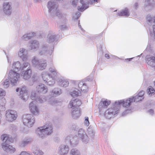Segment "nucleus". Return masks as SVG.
I'll list each match as a JSON object with an SVG mask.
<instances>
[{
  "label": "nucleus",
  "instance_id": "obj_58",
  "mask_svg": "<svg viewBox=\"0 0 155 155\" xmlns=\"http://www.w3.org/2000/svg\"><path fill=\"white\" fill-rule=\"evenodd\" d=\"M7 61L8 62V63H9L10 64H11L12 61V60L11 58H9L7 56Z\"/></svg>",
  "mask_w": 155,
  "mask_h": 155
},
{
  "label": "nucleus",
  "instance_id": "obj_4",
  "mask_svg": "<svg viewBox=\"0 0 155 155\" xmlns=\"http://www.w3.org/2000/svg\"><path fill=\"white\" fill-rule=\"evenodd\" d=\"M53 47H50L48 44L45 42L41 44L39 48V54L41 55L50 56L53 53Z\"/></svg>",
  "mask_w": 155,
  "mask_h": 155
},
{
  "label": "nucleus",
  "instance_id": "obj_8",
  "mask_svg": "<svg viewBox=\"0 0 155 155\" xmlns=\"http://www.w3.org/2000/svg\"><path fill=\"white\" fill-rule=\"evenodd\" d=\"M8 78L11 84L15 85L19 81V74L16 71L11 70L9 72Z\"/></svg>",
  "mask_w": 155,
  "mask_h": 155
},
{
  "label": "nucleus",
  "instance_id": "obj_57",
  "mask_svg": "<svg viewBox=\"0 0 155 155\" xmlns=\"http://www.w3.org/2000/svg\"><path fill=\"white\" fill-rule=\"evenodd\" d=\"M148 113L150 115H153V114L154 111L153 109H151L148 110Z\"/></svg>",
  "mask_w": 155,
  "mask_h": 155
},
{
  "label": "nucleus",
  "instance_id": "obj_12",
  "mask_svg": "<svg viewBox=\"0 0 155 155\" xmlns=\"http://www.w3.org/2000/svg\"><path fill=\"white\" fill-rule=\"evenodd\" d=\"M30 97L32 100L35 101L38 103H42L46 101L45 97L44 96H37L35 91H32L31 92Z\"/></svg>",
  "mask_w": 155,
  "mask_h": 155
},
{
  "label": "nucleus",
  "instance_id": "obj_3",
  "mask_svg": "<svg viewBox=\"0 0 155 155\" xmlns=\"http://www.w3.org/2000/svg\"><path fill=\"white\" fill-rule=\"evenodd\" d=\"M119 105L115 102L112 107L107 109L104 112V117L107 119L113 118L119 112Z\"/></svg>",
  "mask_w": 155,
  "mask_h": 155
},
{
  "label": "nucleus",
  "instance_id": "obj_64",
  "mask_svg": "<svg viewBox=\"0 0 155 155\" xmlns=\"http://www.w3.org/2000/svg\"><path fill=\"white\" fill-rule=\"evenodd\" d=\"M55 103L54 101H53L52 102H51L50 103L52 105H53L55 104Z\"/></svg>",
  "mask_w": 155,
  "mask_h": 155
},
{
  "label": "nucleus",
  "instance_id": "obj_22",
  "mask_svg": "<svg viewBox=\"0 0 155 155\" xmlns=\"http://www.w3.org/2000/svg\"><path fill=\"white\" fill-rule=\"evenodd\" d=\"M146 59L147 64L155 69V55L154 56H147Z\"/></svg>",
  "mask_w": 155,
  "mask_h": 155
},
{
  "label": "nucleus",
  "instance_id": "obj_27",
  "mask_svg": "<svg viewBox=\"0 0 155 155\" xmlns=\"http://www.w3.org/2000/svg\"><path fill=\"white\" fill-rule=\"evenodd\" d=\"M69 148L68 146L61 145L59 147V152L61 155H65L68 152Z\"/></svg>",
  "mask_w": 155,
  "mask_h": 155
},
{
  "label": "nucleus",
  "instance_id": "obj_19",
  "mask_svg": "<svg viewBox=\"0 0 155 155\" xmlns=\"http://www.w3.org/2000/svg\"><path fill=\"white\" fill-rule=\"evenodd\" d=\"M76 137H72L71 136H68L66 137L65 142L67 144L74 146L78 143V141H76Z\"/></svg>",
  "mask_w": 155,
  "mask_h": 155
},
{
  "label": "nucleus",
  "instance_id": "obj_59",
  "mask_svg": "<svg viewBox=\"0 0 155 155\" xmlns=\"http://www.w3.org/2000/svg\"><path fill=\"white\" fill-rule=\"evenodd\" d=\"M34 2L35 3H39L41 2V0H34Z\"/></svg>",
  "mask_w": 155,
  "mask_h": 155
},
{
  "label": "nucleus",
  "instance_id": "obj_43",
  "mask_svg": "<svg viewBox=\"0 0 155 155\" xmlns=\"http://www.w3.org/2000/svg\"><path fill=\"white\" fill-rule=\"evenodd\" d=\"M71 155H80L79 151L77 149H72L70 151Z\"/></svg>",
  "mask_w": 155,
  "mask_h": 155
},
{
  "label": "nucleus",
  "instance_id": "obj_35",
  "mask_svg": "<svg viewBox=\"0 0 155 155\" xmlns=\"http://www.w3.org/2000/svg\"><path fill=\"white\" fill-rule=\"evenodd\" d=\"M32 141V139L28 137H25L22 141L20 146L21 147H24L28 144L30 143Z\"/></svg>",
  "mask_w": 155,
  "mask_h": 155
},
{
  "label": "nucleus",
  "instance_id": "obj_16",
  "mask_svg": "<svg viewBox=\"0 0 155 155\" xmlns=\"http://www.w3.org/2000/svg\"><path fill=\"white\" fill-rule=\"evenodd\" d=\"M36 92L39 94H45L48 91V88L44 84H40L36 87Z\"/></svg>",
  "mask_w": 155,
  "mask_h": 155
},
{
  "label": "nucleus",
  "instance_id": "obj_42",
  "mask_svg": "<svg viewBox=\"0 0 155 155\" xmlns=\"http://www.w3.org/2000/svg\"><path fill=\"white\" fill-rule=\"evenodd\" d=\"M49 71L51 73L52 76H54V78L57 75L58 72L56 69L53 66L49 68Z\"/></svg>",
  "mask_w": 155,
  "mask_h": 155
},
{
  "label": "nucleus",
  "instance_id": "obj_2",
  "mask_svg": "<svg viewBox=\"0 0 155 155\" xmlns=\"http://www.w3.org/2000/svg\"><path fill=\"white\" fill-rule=\"evenodd\" d=\"M53 132V128L50 123H47L43 126L38 127L35 133L39 137L43 138L46 136L51 134Z\"/></svg>",
  "mask_w": 155,
  "mask_h": 155
},
{
  "label": "nucleus",
  "instance_id": "obj_61",
  "mask_svg": "<svg viewBox=\"0 0 155 155\" xmlns=\"http://www.w3.org/2000/svg\"><path fill=\"white\" fill-rule=\"evenodd\" d=\"M138 7V4L136 2L134 4V7L135 8L137 9Z\"/></svg>",
  "mask_w": 155,
  "mask_h": 155
},
{
  "label": "nucleus",
  "instance_id": "obj_40",
  "mask_svg": "<svg viewBox=\"0 0 155 155\" xmlns=\"http://www.w3.org/2000/svg\"><path fill=\"white\" fill-rule=\"evenodd\" d=\"M150 32L151 36L155 41V25L150 28Z\"/></svg>",
  "mask_w": 155,
  "mask_h": 155
},
{
  "label": "nucleus",
  "instance_id": "obj_46",
  "mask_svg": "<svg viewBox=\"0 0 155 155\" xmlns=\"http://www.w3.org/2000/svg\"><path fill=\"white\" fill-rule=\"evenodd\" d=\"M33 153L35 155H43L44 153L41 150L37 149L33 152Z\"/></svg>",
  "mask_w": 155,
  "mask_h": 155
},
{
  "label": "nucleus",
  "instance_id": "obj_7",
  "mask_svg": "<svg viewBox=\"0 0 155 155\" xmlns=\"http://www.w3.org/2000/svg\"><path fill=\"white\" fill-rule=\"evenodd\" d=\"M23 121L24 124L29 127H31L35 123V120L33 115L27 114L23 115Z\"/></svg>",
  "mask_w": 155,
  "mask_h": 155
},
{
  "label": "nucleus",
  "instance_id": "obj_24",
  "mask_svg": "<svg viewBox=\"0 0 155 155\" xmlns=\"http://www.w3.org/2000/svg\"><path fill=\"white\" fill-rule=\"evenodd\" d=\"M110 104V101L107 99L105 100L102 99L100 102V105L99 107V113H101L103 108H106Z\"/></svg>",
  "mask_w": 155,
  "mask_h": 155
},
{
  "label": "nucleus",
  "instance_id": "obj_17",
  "mask_svg": "<svg viewBox=\"0 0 155 155\" xmlns=\"http://www.w3.org/2000/svg\"><path fill=\"white\" fill-rule=\"evenodd\" d=\"M18 55L23 61H26L28 58V53L24 48H20L18 51Z\"/></svg>",
  "mask_w": 155,
  "mask_h": 155
},
{
  "label": "nucleus",
  "instance_id": "obj_62",
  "mask_svg": "<svg viewBox=\"0 0 155 155\" xmlns=\"http://www.w3.org/2000/svg\"><path fill=\"white\" fill-rule=\"evenodd\" d=\"M78 27L79 28H80L81 29V30L82 31H83V29L81 28V26L80 25V21H79L78 23Z\"/></svg>",
  "mask_w": 155,
  "mask_h": 155
},
{
  "label": "nucleus",
  "instance_id": "obj_33",
  "mask_svg": "<svg viewBox=\"0 0 155 155\" xmlns=\"http://www.w3.org/2000/svg\"><path fill=\"white\" fill-rule=\"evenodd\" d=\"M47 66V63L46 61L42 59L41 60V61L37 68L40 70H43L45 69Z\"/></svg>",
  "mask_w": 155,
  "mask_h": 155
},
{
  "label": "nucleus",
  "instance_id": "obj_28",
  "mask_svg": "<svg viewBox=\"0 0 155 155\" xmlns=\"http://www.w3.org/2000/svg\"><path fill=\"white\" fill-rule=\"evenodd\" d=\"M144 94V92L143 91H141L136 96L132 97H134L133 101L134 102H138L142 101L144 98L143 96Z\"/></svg>",
  "mask_w": 155,
  "mask_h": 155
},
{
  "label": "nucleus",
  "instance_id": "obj_34",
  "mask_svg": "<svg viewBox=\"0 0 155 155\" xmlns=\"http://www.w3.org/2000/svg\"><path fill=\"white\" fill-rule=\"evenodd\" d=\"M78 87L81 91L85 92L87 91V86L83 82L81 81L78 83Z\"/></svg>",
  "mask_w": 155,
  "mask_h": 155
},
{
  "label": "nucleus",
  "instance_id": "obj_48",
  "mask_svg": "<svg viewBox=\"0 0 155 155\" xmlns=\"http://www.w3.org/2000/svg\"><path fill=\"white\" fill-rule=\"evenodd\" d=\"M6 103V101L5 98H0V107L5 106Z\"/></svg>",
  "mask_w": 155,
  "mask_h": 155
},
{
  "label": "nucleus",
  "instance_id": "obj_13",
  "mask_svg": "<svg viewBox=\"0 0 155 155\" xmlns=\"http://www.w3.org/2000/svg\"><path fill=\"white\" fill-rule=\"evenodd\" d=\"M133 98L134 97H130L127 100L116 101L115 103H116L117 104L119 105V109H120L121 105H122L124 107L129 106L131 105V103L133 102Z\"/></svg>",
  "mask_w": 155,
  "mask_h": 155
},
{
  "label": "nucleus",
  "instance_id": "obj_39",
  "mask_svg": "<svg viewBox=\"0 0 155 155\" xmlns=\"http://www.w3.org/2000/svg\"><path fill=\"white\" fill-rule=\"evenodd\" d=\"M81 91L79 89L75 88L73 91L71 92V95L73 97H77L80 95Z\"/></svg>",
  "mask_w": 155,
  "mask_h": 155
},
{
  "label": "nucleus",
  "instance_id": "obj_23",
  "mask_svg": "<svg viewBox=\"0 0 155 155\" xmlns=\"http://www.w3.org/2000/svg\"><path fill=\"white\" fill-rule=\"evenodd\" d=\"M28 69L25 72L23 71L21 73V75L23 77V78L27 80L29 79L31 76V71L30 68V66Z\"/></svg>",
  "mask_w": 155,
  "mask_h": 155
},
{
  "label": "nucleus",
  "instance_id": "obj_54",
  "mask_svg": "<svg viewBox=\"0 0 155 155\" xmlns=\"http://www.w3.org/2000/svg\"><path fill=\"white\" fill-rule=\"evenodd\" d=\"M85 120L84 121V124L87 126H89V121L88 120V118L87 117H86L85 118Z\"/></svg>",
  "mask_w": 155,
  "mask_h": 155
},
{
  "label": "nucleus",
  "instance_id": "obj_51",
  "mask_svg": "<svg viewBox=\"0 0 155 155\" xmlns=\"http://www.w3.org/2000/svg\"><path fill=\"white\" fill-rule=\"evenodd\" d=\"M5 91L3 89L0 88V96H5Z\"/></svg>",
  "mask_w": 155,
  "mask_h": 155
},
{
  "label": "nucleus",
  "instance_id": "obj_38",
  "mask_svg": "<svg viewBox=\"0 0 155 155\" xmlns=\"http://www.w3.org/2000/svg\"><path fill=\"white\" fill-rule=\"evenodd\" d=\"M58 83L60 86L65 87H67L69 84V82L66 80L60 79Z\"/></svg>",
  "mask_w": 155,
  "mask_h": 155
},
{
  "label": "nucleus",
  "instance_id": "obj_55",
  "mask_svg": "<svg viewBox=\"0 0 155 155\" xmlns=\"http://www.w3.org/2000/svg\"><path fill=\"white\" fill-rule=\"evenodd\" d=\"M60 28L63 30H66L67 29V27L65 25H61L59 26Z\"/></svg>",
  "mask_w": 155,
  "mask_h": 155
},
{
  "label": "nucleus",
  "instance_id": "obj_29",
  "mask_svg": "<svg viewBox=\"0 0 155 155\" xmlns=\"http://www.w3.org/2000/svg\"><path fill=\"white\" fill-rule=\"evenodd\" d=\"M71 114L74 118L77 119L80 115V110L79 108H73L71 111Z\"/></svg>",
  "mask_w": 155,
  "mask_h": 155
},
{
  "label": "nucleus",
  "instance_id": "obj_37",
  "mask_svg": "<svg viewBox=\"0 0 155 155\" xmlns=\"http://www.w3.org/2000/svg\"><path fill=\"white\" fill-rule=\"evenodd\" d=\"M41 59H39L37 57L35 56L33 57L31 62L34 66L37 68Z\"/></svg>",
  "mask_w": 155,
  "mask_h": 155
},
{
  "label": "nucleus",
  "instance_id": "obj_30",
  "mask_svg": "<svg viewBox=\"0 0 155 155\" xmlns=\"http://www.w3.org/2000/svg\"><path fill=\"white\" fill-rule=\"evenodd\" d=\"M62 93L61 90L58 88H55L50 92V95L52 97H56Z\"/></svg>",
  "mask_w": 155,
  "mask_h": 155
},
{
  "label": "nucleus",
  "instance_id": "obj_50",
  "mask_svg": "<svg viewBox=\"0 0 155 155\" xmlns=\"http://www.w3.org/2000/svg\"><path fill=\"white\" fill-rule=\"evenodd\" d=\"M90 136L92 137H93L94 134V130L91 129V128L89 127L87 130Z\"/></svg>",
  "mask_w": 155,
  "mask_h": 155
},
{
  "label": "nucleus",
  "instance_id": "obj_18",
  "mask_svg": "<svg viewBox=\"0 0 155 155\" xmlns=\"http://www.w3.org/2000/svg\"><path fill=\"white\" fill-rule=\"evenodd\" d=\"M29 109L31 113L34 115H38L39 113L38 107L34 104V102H31L29 104Z\"/></svg>",
  "mask_w": 155,
  "mask_h": 155
},
{
  "label": "nucleus",
  "instance_id": "obj_53",
  "mask_svg": "<svg viewBox=\"0 0 155 155\" xmlns=\"http://www.w3.org/2000/svg\"><path fill=\"white\" fill-rule=\"evenodd\" d=\"M70 1L72 3V5L75 6L77 5L78 0H71Z\"/></svg>",
  "mask_w": 155,
  "mask_h": 155
},
{
  "label": "nucleus",
  "instance_id": "obj_15",
  "mask_svg": "<svg viewBox=\"0 0 155 155\" xmlns=\"http://www.w3.org/2000/svg\"><path fill=\"white\" fill-rule=\"evenodd\" d=\"M29 95L26 87L23 86L21 89L20 97L23 101H26Z\"/></svg>",
  "mask_w": 155,
  "mask_h": 155
},
{
  "label": "nucleus",
  "instance_id": "obj_5",
  "mask_svg": "<svg viewBox=\"0 0 155 155\" xmlns=\"http://www.w3.org/2000/svg\"><path fill=\"white\" fill-rule=\"evenodd\" d=\"M41 76L43 80L47 85L52 86L55 84V78H54V76H52L48 71L42 72Z\"/></svg>",
  "mask_w": 155,
  "mask_h": 155
},
{
  "label": "nucleus",
  "instance_id": "obj_20",
  "mask_svg": "<svg viewBox=\"0 0 155 155\" xmlns=\"http://www.w3.org/2000/svg\"><path fill=\"white\" fill-rule=\"evenodd\" d=\"M82 103L80 100L78 99H72L70 101L69 105L70 108H78V107L81 105Z\"/></svg>",
  "mask_w": 155,
  "mask_h": 155
},
{
  "label": "nucleus",
  "instance_id": "obj_47",
  "mask_svg": "<svg viewBox=\"0 0 155 155\" xmlns=\"http://www.w3.org/2000/svg\"><path fill=\"white\" fill-rule=\"evenodd\" d=\"M2 84L4 88H7L9 86V83L8 80L7 79L5 80L3 82Z\"/></svg>",
  "mask_w": 155,
  "mask_h": 155
},
{
  "label": "nucleus",
  "instance_id": "obj_36",
  "mask_svg": "<svg viewBox=\"0 0 155 155\" xmlns=\"http://www.w3.org/2000/svg\"><path fill=\"white\" fill-rule=\"evenodd\" d=\"M35 33L34 32H30L24 35L21 37V39L25 41H27L30 39L34 36Z\"/></svg>",
  "mask_w": 155,
  "mask_h": 155
},
{
  "label": "nucleus",
  "instance_id": "obj_26",
  "mask_svg": "<svg viewBox=\"0 0 155 155\" xmlns=\"http://www.w3.org/2000/svg\"><path fill=\"white\" fill-rule=\"evenodd\" d=\"M29 46L31 50L36 51L38 49L40 45L38 41L36 40H31L30 41Z\"/></svg>",
  "mask_w": 155,
  "mask_h": 155
},
{
  "label": "nucleus",
  "instance_id": "obj_11",
  "mask_svg": "<svg viewBox=\"0 0 155 155\" xmlns=\"http://www.w3.org/2000/svg\"><path fill=\"white\" fill-rule=\"evenodd\" d=\"M2 8L4 14L8 15H11L12 11V5L11 2H4L3 4Z\"/></svg>",
  "mask_w": 155,
  "mask_h": 155
},
{
  "label": "nucleus",
  "instance_id": "obj_14",
  "mask_svg": "<svg viewBox=\"0 0 155 155\" xmlns=\"http://www.w3.org/2000/svg\"><path fill=\"white\" fill-rule=\"evenodd\" d=\"M78 136L83 143L86 144L88 142L89 138L83 129H80L79 130Z\"/></svg>",
  "mask_w": 155,
  "mask_h": 155
},
{
  "label": "nucleus",
  "instance_id": "obj_41",
  "mask_svg": "<svg viewBox=\"0 0 155 155\" xmlns=\"http://www.w3.org/2000/svg\"><path fill=\"white\" fill-rule=\"evenodd\" d=\"M118 14L119 16H128L129 15L128 9L127 8H125L124 10H122L121 12L118 13Z\"/></svg>",
  "mask_w": 155,
  "mask_h": 155
},
{
  "label": "nucleus",
  "instance_id": "obj_25",
  "mask_svg": "<svg viewBox=\"0 0 155 155\" xmlns=\"http://www.w3.org/2000/svg\"><path fill=\"white\" fill-rule=\"evenodd\" d=\"M56 35L52 31L49 32L46 39V41L50 44L55 41L56 40Z\"/></svg>",
  "mask_w": 155,
  "mask_h": 155
},
{
  "label": "nucleus",
  "instance_id": "obj_44",
  "mask_svg": "<svg viewBox=\"0 0 155 155\" xmlns=\"http://www.w3.org/2000/svg\"><path fill=\"white\" fill-rule=\"evenodd\" d=\"M147 21L149 25H151L152 23L153 22V17L152 18L151 15H148L147 16Z\"/></svg>",
  "mask_w": 155,
  "mask_h": 155
},
{
  "label": "nucleus",
  "instance_id": "obj_52",
  "mask_svg": "<svg viewBox=\"0 0 155 155\" xmlns=\"http://www.w3.org/2000/svg\"><path fill=\"white\" fill-rule=\"evenodd\" d=\"M19 155H32L29 152L22 151Z\"/></svg>",
  "mask_w": 155,
  "mask_h": 155
},
{
  "label": "nucleus",
  "instance_id": "obj_32",
  "mask_svg": "<svg viewBox=\"0 0 155 155\" xmlns=\"http://www.w3.org/2000/svg\"><path fill=\"white\" fill-rule=\"evenodd\" d=\"M153 0H146L144 3V7L146 10H150L153 7Z\"/></svg>",
  "mask_w": 155,
  "mask_h": 155
},
{
  "label": "nucleus",
  "instance_id": "obj_10",
  "mask_svg": "<svg viewBox=\"0 0 155 155\" xmlns=\"http://www.w3.org/2000/svg\"><path fill=\"white\" fill-rule=\"evenodd\" d=\"M97 2V0H90V2L85 0H80V3L82 5V6H78V10L80 11H83L88 8L89 4H92L93 3Z\"/></svg>",
  "mask_w": 155,
  "mask_h": 155
},
{
  "label": "nucleus",
  "instance_id": "obj_9",
  "mask_svg": "<svg viewBox=\"0 0 155 155\" xmlns=\"http://www.w3.org/2000/svg\"><path fill=\"white\" fill-rule=\"evenodd\" d=\"M6 118L9 122H12L15 120L18 117L17 112L14 110H8L6 111Z\"/></svg>",
  "mask_w": 155,
  "mask_h": 155
},
{
  "label": "nucleus",
  "instance_id": "obj_21",
  "mask_svg": "<svg viewBox=\"0 0 155 155\" xmlns=\"http://www.w3.org/2000/svg\"><path fill=\"white\" fill-rule=\"evenodd\" d=\"M9 143L3 142L2 144V147L5 151L10 153H13L15 151V148L9 145Z\"/></svg>",
  "mask_w": 155,
  "mask_h": 155
},
{
  "label": "nucleus",
  "instance_id": "obj_63",
  "mask_svg": "<svg viewBox=\"0 0 155 155\" xmlns=\"http://www.w3.org/2000/svg\"><path fill=\"white\" fill-rule=\"evenodd\" d=\"M105 56L106 58L107 59H109V55L108 54H105Z\"/></svg>",
  "mask_w": 155,
  "mask_h": 155
},
{
  "label": "nucleus",
  "instance_id": "obj_56",
  "mask_svg": "<svg viewBox=\"0 0 155 155\" xmlns=\"http://www.w3.org/2000/svg\"><path fill=\"white\" fill-rule=\"evenodd\" d=\"M131 112V111L130 110H127L124 111L122 114L123 115H125L128 113H130Z\"/></svg>",
  "mask_w": 155,
  "mask_h": 155
},
{
  "label": "nucleus",
  "instance_id": "obj_6",
  "mask_svg": "<svg viewBox=\"0 0 155 155\" xmlns=\"http://www.w3.org/2000/svg\"><path fill=\"white\" fill-rule=\"evenodd\" d=\"M30 64L27 62H25L21 64L19 61H14L12 65V70L17 72L20 71H22L27 67H29Z\"/></svg>",
  "mask_w": 155,
  "mask_h": 155
},
{
  "label": "nucleus",
  "instance_id": "obj_60",
  "mask_svg": "<svg viewBox=\"0 0 155 155\" xmlns=\"http://www.w3.org/2000/svg\"><path fill=\"white\" fill-rule=\"evenodd\" d=\"M11 127L13 128V129L12 128V130H15L16 129V127L15 126H14L13 125H11Z\"/></svg>",
  "mask_w": 155,
  "mask_h": 155
},
{
  "label": "nucleus",
  "instance_id": "obj_1",
  "mask_svg": "<svg viewBox=\"0 0 155 155\" xmlns=\"http://www.w3.org/2000/svg\"><path fill=\"white\" fill-rule=\"evenodd\" d=\"M47 7L50 15L52 17L54 18L56 16L59 18L62 17V14L58 9V6L56 2L51 0L48 2Z\"/></svg>",
  "mask_w": 155,
  "mask_h": 155
},
{
  "label": "nucleus",
  "instance_id": "obj_45",
  "mask_svg": "<svg viewBox=\"0 0 155 155\" xmlns=\"http://www.w3.org/2000/svg\"><path fill=\"white\" fill-rule=\"evenodd\" d=\"M148 90L149 91H148V93L150 96L155 94V90L152 86H149L148 88Z\"/></svg>",
  "mask_w": 155,
  "mask_h": 155
},
{
  "label": "nucleus",
  "instance_id": "obj_31",
  "mask_svg": "<svg viewBox=\"0 0 155 155\" xmlns=\"http://www.w3.org/2000/svg\"><path fill=\"white\" fill-rule=\"evenodd\" d=\"M1 138L3 142L10 143L12 142L13 141L10 136L8 134H4L2 135L1 137Z\"/></svg>",
  "mask_w": 155,
  "mask_h": 155
},
{
  "label": "nucleus",
  "instance_id": "obj_49",
  "mask_svg": "<svg viewBox=\"0 0 155 155\" xmlns=\"http://www.w3.org/2000/svg\"><path fill=\"white\" fill-rule=\"evenodd\" d=\"M81 13L79 12H77L76 14L72 17V19L74 20L78 19L80 16Z\"/></svg>",
  "mask_w": 155,
  "mask_h": 155
}]
</instances>
